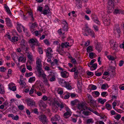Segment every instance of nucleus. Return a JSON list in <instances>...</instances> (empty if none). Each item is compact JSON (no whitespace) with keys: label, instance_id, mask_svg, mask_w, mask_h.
<instances>
[{"label":"nucleus","instance_id":"1","mask_svg":"<svg viewBox=\"0 0 124 124\" xmlns=\"http://www.w3.org/2000/svg\"><path fill=\"white\" fill-rule=\"evenodd\" d=\"M37 58L38 59H37L36 62V68L39 74V77H40L41 76L42 73H44V71L42 70V65L41 62L40 61V59L38 58Z\"/></svg>","mask_w":124,"mask_h":124},{"label":"nucleus","instance_id":"2","mask_svg":"<svg viewBox=\"0 0 124 124\" xmlns=\"http://www.w3.org/2000/svg\"><path fill=\"white\" fill-rule=\"evenodd\" d=\"M119 0H109L107 2V9L109 12H111L110 10H111L114 8V3L118 2Z\"/></svg>","mask_w":124,"mask_h":124},{"label":"nucleus","instance_id":"3","mask_svg":"<svg viewBox=\"0 0 124 124\" xmlns=\"http://www.w3.org/2000/svg\"><path fill=\"white\" fill-rule=\"evenodd\" d=\"M38 118L39 121L43 124H47L48 121L46 116L44 115H42L39 116Z\"/></svg>","mask_w":124,"mask_h":124},{"label":"nucleus","instance_id":"4","mask_svg":"<svg viewBox=\"0 0 124 124\" xmlns=\"http://www.w3.org/2000/svg\"><path fill=\"white\" fill-rule=\"evenodd\" d=\"M29 43L31 44L32 45H34L36 46H39V44L37 40L36 39H34L31 38L29 40Z\"/></svg>","mask_w":124,"mask_h":124},{"label":"nucleus","instance_id":"5","mask_svg":"<svg viewBox=\"0 0 124 124\" xmlns=\"http://www.w3.org/2000/svg\"><path fill=\"white\" fill-rule=\"evenodd\" d=\"M52 52V50L50 47L47 48L46 51V57H47L52 58V54H51Z\"/></svg>","mask_w":124,"mask_h":124},{"label":"nucleus","instance_id":"6","mask_svg":"<svg viewBox=\"0 0 124 124\" xmlns=\"http://www.w3.org/2000/svg\"><path fill=\"white\" fill-rule=\"evenodd\" d=\"M116 42L114 40H111L110 41V45L113 50H116L117 46Z\"/></svg>","mask_w":124,"mask_h":124},{"label":"nucleus","instance_id":"7","mask_svg":"<svg viewBox=\"0 0 124 124\" xmlns=\"http://www.w3.org/2000/svg\"><path fill=\"white\" fill-rule=\"evenodd\" d=\"M103 23L105 26H108L110 24V19L109 17H105L102 19Z\"/></svg>","mask_w":124,"mask_h":124},{"label":"nucleus","instance_id":"8","mask_svg":"<svg viewBox=\"0 0 124 124\" xmlns=\"http://www.w3.org/2000/svg\"><path fill=\"white\" fill-rule=\"evenodd\" d=\"M50 12V11L48 6L45 5V9L42 11V14L44 15H49Z\"/></svg>","mask_w":124,"mask_h":124},{"label":"nucleus","instance_id":"9","mask_svg":"<svg viewBox=\"0 0 124 124\" xmlns=\"http://www.w3.org/2000/svg\"><path fill=\"white\" fill-rule=\"evenodd\" d=\"M41 76L44 80V81H43L44 83L48 87H49L50 86V85L49 84L47 78L46 77V74L44 73H42Z\"/></svg>","mask_w":124,"mask_h":124},{"label":"nucleus","instance_id":"10","mask_svg":"<svg viewBox=\"0 0 124 124\" xmlns=\"http://www.w3.org/2000/svg\"><path fill=\"white\" fill-rule=\"evenodd\" d=\"M121 32L120 27L118 25L116 26L114 29V32L116 34L119 35Z\"/></svg>","mask_w":124,"mask_h":124},{"label":"nucleus","instance_id":"11","mask_svg":"<svg viewBox=\"0 0 124 124\" xmlns=\"http://www.w3.org/2000/svg\"><path fill=\"white\" fill-rule=\"evenodd\" d=\"M27 104L29 106L31 107H33L35 106V102L30 99H27Z\"/></svg>","mask_w":124,"mask_h":124},{"label":"nucleus","instance_id":"12","mask_svg":"<svg viewBox=\"0 0 124 124\" xmlns=\"http://www.w3.org/2000/svg\"><path fill=\"white\" fill-rule=\"evenodd\" d=\"M95 49L99 52H100L102 49V47L100 43L98 42H97L95 44Z\"/></svg>","mask_w":124,"mask_h":124},{"label":"nucleus","instance_id":"13","mask_svg":"<svg viewBox=\"0 0 124 124\" xmlns=\"http://www.w3.org/2000/svg\"><path fill=\"white\" fill-rule=\"evenodd\" d=\"M63 25L62 26L63 30V31H67L68 30V25L67 22L66 21H64L63 22Z\"/></svg>","mask_w":124,"mask_h":124},{"label":"nucleus","instance_id":"14","mask_svg":"<svg viewBox=\"0 0 124 124\" xmlns=\"http://www.w3.org/2000/svg\"><path fill=\"white\" fill-rule=\"evenodd\" d=\"M8 116L9 117H11L13 120H17L19 119V117L17 115L15 116L12 114H9L8 115Z\"/></svg>","mask_w":124,"mask_h":124},{"label":"nucleus","instance_id":"15","mask_svg":"<svg viewBox=\"0 0 124 124\" xmlns=\"http://www.w3.org/2000/svg\"><path fill=\"white\" fill-rule=\"evenodd\" d=\"M114 13L115 14H124V10H122L121 9H116L114 12Z\"/></svg>","mask_w":124,"mask_h":124},{"label":"nucleus","instance_id":"16","mask_svg":"<svg viewBox=\"0 0 124 124\" xmlns=\"http://www.w3.org/2000/svg\"><path fill=\"white\" fill-rule=\"evenodd\" d=\"M61 74L62 77L64 78H67L69 75V73L66 71L61 72Z\"/></svg>","mask_w":124,"mask_h":124},{"label":"nucleus","instance_id":"17","mask_svg":"<svg viewBox=\"0 0 124 124\" xmlns=\"http://www.w3.org/2000/svg\"><path fill=\"white\" fill-rule=\"evenodd\" d=\"M23 31L24 33V34L26 36L29 37L30 35L29 31L27 29L25 28L23 26Z\"/></svg>","mask_w":124,"mask_h":124},{"label":"nucleus","instance_id":"18","mask_svg":"<svg viewBox=\"0 0 124 124\" xmlns=\"http://www.w3.org/2000/svg\"><path fill=\"white\" fill-rule=\"evenodd\" d=\"M5 20L7 25L8 26L11 27L12 26V24L11 23V20L9 18H6Z\"/></svg>","mask_w":124,"mask_h":124},{"label":"nucleus","instance_id":"19","mask_svg":"<svg viewBox=\"0 0 124 124\" xmlns=\"http://www.w3.org/2000/svg\"><path fill=\"white\" fill-rule=\"evenodd\" d=\"M20 45L22 48H23V47L27 45L26 42L24 39H22L20 42Z\"/></svg>","mask_w":124,"mask_h":124},{"label":"nucleus","instance_id":"20","mask_svg":"<svg viewBox=\"0 0 124 124\" xmlns=\"http://www.w3.org/2000/svg\"><path fill=\"white\" fill-rule=\"evenodd\" d=\"M60 119V116L57 115H55L54 117H53L51 119V120L52 121H56L59 120Z\"/></svg>","mask_w":124,"mask_h":124},{"label":"nucleus","instance_id":"21","mask_svg":"<svg viewBox=\"0 0 124 124\" xmlns=\"http://www.w3.org/2000/svg\"><path fill=\"white\" fill-rule=\"evenodd\" d=\"M58 81L59 83L62 86H64L65 84L67 83V82L65 81L64 80L60 79L58 80Z\"/></svg>","mask_w":124,"mask_h":124},{"label":"nucleus","instance_id":"22","mask_svg":"<svg viewBox=\"0 0 124 124\" xmlns=\"http://www.w3.org/2000/svg\"><path fill=\"white\" fill-rule=\"evenodd\" d=\"M92 19L93 21L96 23L99 24L100 22L97 19V18L95 16H93L92 17Z\"/></svg>","mask_w":124,"mask_h":124},{"label":"nucleus","instance_id":"23","mask_svg":"<svg viewBox=\"0 0 124 124\" xmlns=\"http://www.w3.org/2000/svg\"><path fill=\"white\" fill-rule=\"evenodd\" d=\"M58 109V107L55 105H52V110L53 112L54 113H56Z\"/></svg>","mask_w":124,"mask_h":124},{"label":"nucleus","instance_id":"24","mask_svg":"<svg viewBox=\"0 0 124 124\" xmlns=\"http://www.w3.org/2000/svg\"><path fill=\"white\" fill-rule=\"evenodd\" d=\"M64 87H65L68 90H70L72 89V88L68 82H67V83L65 84Z\"/></svg>","mask_w":124,"mask_h":124},{"label":"nucleus","instance_id":"25","mask_svg":"<svg viewBox=\"0 0 124 124\" xmlns=\"http://www.w3.org/2000/svg\"><path fill=\"white\" fill-rule=\"evenodd\" d=\"M70 112H66L63 115V116L66 118H67L69 117H70L71 115V113Z\"/></svg>","mask_w":124,"mask_h":124},{"label":"nucleus","instance_id":"26","mask_svg":"<svg viewBox=\"0 0 124 124\" xmlns=\"http://www.w3.org/2000/svg\"><path fill=\"white\" fill-rule=\"evenodd\" d=\"M106 101V100L105 99L102 100L101 98H99L98 100V102L102 104H103Z\"/></svg>","mask_w":124,"mask_h":124},{"label":"nucleus","instance_id":"27","mask_svg":"<svg viewBox=\"0 0 124 124\" xmlns=\"http://www.w3.org/2000/svg\"><path fill=\"white\" fill-rule=\"evenodd\" d=\"M5 8L7 13L10 15H11V13L7 5H5Z\"/></svg>","mask_w":124,"mask_h":124},{"label":"nucleus","instance_id":"28","mask_svg":"<svg viewBox=\"0 0 124 124\" xmlns=\"http://www.w3.org/2000/svg\"><path fill=\"white\" fill-rule=\"evenodd\" d=\"M4 93V90L3 86L2 84H0V93L1 94H3Z\"/></svg>","mask_w":124,"mask_h":124},{"label":"nucleus","instance_id":"29","mask_svg":"<svg viewBox=\"0 0 124 124\" xmlns=\"http://www.w3.org/2000/svg\"><path fill=\"white\" fill-rule=\"evenodd\" d=\"M87 32L89 33V35L92 37H94V33L93 31L90 29L88 30V31Z\"/></svg>","mask_w":124,"mask_h":124},{"label":"nucleus","instance_id":"30","mask_svg":"<svg viewBox=\"0 0 124 124\" xmlns=\"http://www.w3.org/2000/svg\"><path fill=\"white\" fill-rule=\"evenodd\" d=\"M92 65L90 67L91 70H93L96 69L97 66V64L96 63H95Z\"/></svg>","mask_w":124,"mask_h":124},{"label":"nucleus","instance_id":"31","mask_svg":"<svg viewBox=\"0 0 124 124\" xmlns=\"http://www.w3.org/2000/svg\"><path fill=\"white\" fill-rule=\"evenodd\" d=\"M35 89H33L32 88L31 89L29 93V94L30 96L32 97H35V95L32 94L34 92H35Z\"/></svg>","mask_w":124,"mask_h":124},{"label":"nucleus","instance_id":"32","mask_svg":"<svg viewBox=\"0 0 124 124\" xmlns=\"http://www.w3.org/2000/svg\"><path fill=\"white\" fill-rule=\"evenodd\" d=\"M78 101L76 99L73 101H71V105L73 106L75 105H76L78 103Z\"/></svg>","mask_w":124,"mask_h":124},{"label":"nucleus","instance_id":"33","mask_svg":"<svg viewBox=\"0 0 124 124\" xmlns=\"http://www.w3.org/2000/svg\"><path fill=\"white\" fill-rule=\"evenodd\" d=\"M36 23H32L31 25H30V29H34L37 26Z\"/></svg>","mask_w":124,"mask_h":124},{"label":"nucleus","instance_id":"34","mask_svg":"<svg viewBox=\"0 0 124 124\" xmlns=\"http://www.w3.org/2000/svg\"><path fill=\"white\" fill-rule=\"evenodd\" d=\"M63 31L62 29H60L58 30L57 32L61 36L65 33L64 32H63Z\"/></svg>","mask_w":124,"mask_h":124},{"label":"nucleus","instance_id":"35","mask_svg":"<svg viewBox=\"0 0 124 124\" xmlns=\"http://www.w3.org/2000/svg\"><path fill=\"white\" fill-rule=\"evenodd\" d=\"M18 40V38L15 36H14L12 38L10 41L12 42H14L17 41Z\"/></svg>","mask_w":124,"mask_h":124},{"label":"nucleus","instance_id":"36","mask_svg":"<svg viewBox=\"0 0 124 124\" xmlns=\"http://www.w3.org/2000/svg\"><path fill=\"white\" fill-rule=\"evenodd\" d=\"M107 57L109 60L114 61L115 60V58L114 57L109 55L107 56Z\"/></svg>","mask_w":124,"mask_h":124},{"label":"nucleus","instance_id":"37","mask_svg":"<svg viewBox=\"0 0 124 124\" xmlns=\"http://www.w3.org/2000/svg\"><path fill=\"white\" fill-rule=\"evenodd\" d=\"M86 50L87 52L89 53L93 51V50L92 48V47L91 46H89L87 48Z\"/></svg>","mask_w":124,"mask_h":124},{"label":"nucleus","instance_id":"38","mask_svg":"<svg viewBox=\"0 0 124 124\" xmlns=\"http://www.w3.org/2000/svg\"><path fill=\"white\" fill-rule=\"evenodd\" d=\"M57 93L59 94H62L63 93V90L60 88H58L57 90Z\"/></svg>","mask_w":124,"mask_h":124},{"label":"nucleus","instance_id":"39","mask_svg":"<svg viewBox=\"0 0 124 124\" xmlns=\"http://www.w3.org/2000/svg\"><path fill=\"white\" fill-rule=\"evenodd\" d=\"M35 79V78L34 77H32L30 78L29 80V82L30 83H32L34 81Z\"/></svg>","mask_w":124,"mask_h":124},{"label":"nucleus","instance_id":"40","mask_svg":"<svg viewBox=\"0 0 124 124\" xmlns=\"http://www.w3.org/2000/svg\"><path fill=\"white\" fill-rule=\"evenodd\" d=\"M84 105L83 103H80L78 104V108L79 109H82L84 107Z\"/></svg>","mask_w":124,"mask_h":124},{"label":"nucleus","instance_id":"41","mask_svg":"<svg viewBox=\"0 0 124 124\" xmlns=\"http://www.w3.org/2000/svg\"><path fill=\"white\" fill-rule=\"evenodd\" d=\"M61 46L60 44L59 45V46L57 47L56 49V51L59 53H60L61 52V50H63L62 48H61Z\"/></svg>","mask_w":124,"mask_h":124},{"label":"nucleus","instance_id":"42","mask_svg":"<svg viewBox=\"0 0 124 124\" xmlns=\"http://www.w3.org/2000/svg\"><path fill=\"white\" fill-rule=\"evenodd\" d=\"M105 106L107 109L108 110H110L111 109V106L109 104H106Z\"/></svg>","mask_w":124,"mask_h":124},{"label":"nucleus","instance_id":"43","mask_svg":"<svg viewBox=\"0 0 124 124\" xmlns=\"http://www.w3.org/2000/svg\"><path fill=\"white\" fill-rule=\"evenodd\" d=\"M69 46V45H65V44L64 43H62L61 45V47L62 48V49L64 47H68Z\"/></svg>","mask_w":124,"mask_h":124},{"label":"nucleus","instance_id":"44","mask_svg":"<svg viewBox=\"0 0 124 124\" xmlns=\"http://www.w3.org/2000/svg\"><path fill=\"white\" fill-rule=\"evenodd\" d=\"M20 24H18L17 27V30L19 32H21L22 31L20 27Z\"/></svg>","mask_w":124,"mask_h":124},{"label":"nucleus","instance_id":"45","mask_svg":"<svg viewBox=\"0 0 124 124\" xmlns=\"http://www.w3.org/2000/svg\"><path fill=\"white\" fill-rule=\"evenodd\" d=\"M76 5L77 7L78 8H81L82 7V3H76Z\"/></svg>","mask_w":124,"mask_h":124},{"label":"nucleus","instance_id":"46","mask_svg":"<svg viewBox=\"0 0 124 124\" xmlns=\"http://www.w3.org/2000/svg\"><path fill=\"white\" fill-rule=\"evenodd\" d=\"M35 93L37 95L39 96H40L42 95V93H41L39 91L37 92L36 90H35Z\"/></svg>","mask_w":124,"mask_h":124},{"label":"nucleus","instance_id":"47","mask_svg":"<svg viewBox=\"0 0 124 124\" xmlns=\"http://www.w3.org/2000/svg\"><path fill=\"white\" fill-rule=\"evenodd\" d=\"M78 70H77L76 71H75L74 72V78H75L76 79V78L78 77Z\"/></svg>","mask_w":124,"mask_h":124},{"label":"nucleus","instance_id":"48","mask_svg":"<svg viewBox=\"0 0 124 124\" xmlns=\"http://www.w3.org/2000/svg\"><path fill=\"white\" fill-rule=\"evenodd\" d=\"M18 108L20 110H23L24 108V106L23 105H20L18 106Z\"/></svg>","mask_w":124,"mask_h":124},{"label":"nucleus","instance_id":"49","mask_svg":"<svg viewBox=\"0 0 124 124\" xmlns=\"http://www.w3.org/2000/svg\"><path fill=\"white\" fill-rule=\"evenodd\" d=\"M44 43L47 45H49L50 43L48 40L47 39H45L44 40Z\"/></svg>","mask_w":124,"mask_h":124},{"label":"nucleus","instance_id":"50","mask_svg":"<svg viewBox=\"0 0 124 124\" xmlns=\"http://www.w3.org/2000/svg\"><path fill=\"white\" fill-rule=\"evenodd\" d=\"M6 69L4 67H0V71L1 72H4L6 70Z\"/></svg>","mask_w":124,"mask_h":124},{"label":"nucleus","instance_id":"51","mask_svg":"<svg viewBox=\"0 0 124 124\" xmlns=\"http://www.w3.org/2000/svg\"><path fill=\"white\" fill-rule=\"evenodd\" d=\"M65 104H63L62 103H61L59 105V107H60V110H61L64 107Z\"/></svg>","mask_w":124,"mask_h":124},{"label":"nucleus","instance_id":"52","mask_svg":"<svg viewBox=\"0 0 124 124\" xmlns=\"http://www.w3.org/2000/svg\"><path fill=\"white\" fill-rule=\"evenodd\" d=\"M60 104L59 103V102L57 101H54V102L52 104V105H56L59 107Z\"/></svg>","mask_w":124,"mask_h":124},{"label":"nucleus","instance_id":"53","mask_svg":"<svg viewBox=\"0 0 124 124\" xmlns=\"http://www.w3.org/2000/svg\"><path fill=\"white\" fill-rule=\"evenodd\" d=\"M43 8L42 7L40 6H38L37 8V10L39 11L40 12H42V11Z\"/></svg>","mask_w":124,"mask_h":124},{"label":"nucleus","instance_id":"54","mask_svg":"<svg viewBox=\"0 0 124 124\" xmlns=\"http://www.w3.org/2000/svg\"><path fill=\"white\" fill-rule=\"evenodd\" d=\"M87 75L88 76H93L94 75V74L93 72L89 71H87Z\"/></svg>","mask_w":124,"mask_h":124},{"label":"nucleus","instance_id":"55","mask_svg":"<svg viewBox=\"0 0 124 124\" xmlns=\"http://www.w3.org/2000/svg\"><path fill=\"white\" fill-rule=\"evenodd\" d=\"M33 75V73L31 72L29 73H26L25 74V76L26 77H28L30 76H31Z\"/></svg>","mask_w":124,"mask_h":124},{"label":"nucleus","instance_id":"56","mask_svg":"<svg viewBox=\"0 0 124 124\" xmlns=\"http://www.w3.org/2000/svg\"><path fill=\"white\" fill-rule=\"evenodd\" d=\"M94 53L93 52L90 53L89 54V56L91 59H93L94 56Z\"/></svg>","mask_w":124,"mask_h":124},{"label":"nucleus","instance_id":"57","mask_svg":"<svg viewBox=\"0 0 124 124\" xmlns=\"http://www.w3.org/2000/svg\"><path fill=\"white\" fill-rule=\"evenodd\" d=\"M23 48L24 50H25V51H28L29 48V46L27 45H26V46H24Z\"/></svg>","mask_w":124,"mask_h":124},{"label":"nucleus","instance_id":"58","mask_svg":"<svg viewBox=\"0 0 124 124\" xmlns=\"http://www.w3.org/2000/svg\"><path fill=\"white\" fill-rule=\"evenodd\" d=\"M94 93L95 94L96 96L97 97H98L100 94L99 92L98 91H94L93 92H92V93Z\"/></svg>","mask_w":124,"mask_h":124},{"label":"nucleus","instance_id":"59","mask_svg":"<svg viewBox=\"0 0 124 124\" xmlns=\"http://www.w3.org/2000/svg\"><path fill=\"white\" fill-rule=\"evenodd\" d=\"M92 122V119H90L87 120L86 123L87 124H88L90 123H93Z\"/></svg>","mask_w":124,"mask_h":124},{"label":"nucleus","instance_id":"60","mask_svg":"<svg viewBox=\"0 0 124 124\" xmlns=\"http://www.w3.org/2000/svg\"><path fill=\"white\" fill-rule=\"evenodd\" d=\"M90 112L88 111H84L83 112V113L85 116H88L89 115Z\"/></svg>","mask_w":124,"mask_h":124},{"label":"nucleus","instance_id":"61","mask_svg":"<svg viewBox=\"0 0 124 124\" xmlns=\"http://www.w3.org/2000/svg\"><path fill=\"white\" fill-rule=\"evenodd\" d=\"M42 99L44 101H46L48 99V97L46 95H44Z\"/></svg>","mask_w":124,"mask_h":124},{"label":"nucleus","instance_id":"62","mask_svg":"<svg viewBox=\"0 0 124 124\" xmlns=\"http://www.w3.org/2000/svg\"><path fill=\"white\" fill-rule=\"evenodd\" d=\"M55 76H53L52 77L50 78V80L51 82L55 81Z\"/></svg>","mask_w":124,"mask_h":124},{"label":"nucleus","instance_id":"63","mask_svg":"<svg viewBox=\"0 0 124 124\" xmlns=\"http://www.w3.org/2000/svg\"><path fill=\"white\" fill-rule=\"evenodd\" d=\"M121 117V115L118 114L115 117V118L117 120H118Z\"/></svg>","mask_w":124,"mask_h":124},{"label":"nucleus","instance_id":"64","mask_svg":"<svg viewBox=\"0 0 124 124\" xmlns=\"http://www.w3.org/2000/svg\"><path fill=\"white\" fill-rule=\"evenodd\" d=\"M27 57L28 59L31 62L32 61V55L30 54H29L27 55Z\"/></svg>","mask_w":124,"mask_h":124}]
</instances>
